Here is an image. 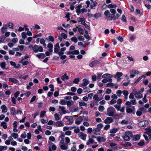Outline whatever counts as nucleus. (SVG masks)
Returning <instances> with one entry per match:
<instances>
[{"label":"nucleus","instance_id":"54","mask_svg":"<svg viewBox=\"0 0 151 151\" xmlns=\"http://www.w3.org/2000/svg\"><path fill=\"white\" fill-rule=\"evenodd\" d=\"M121 105H117L116 104L114 106V107L118 111L120 110V108L121 107Z\"/></svg>","mask_w":151,"mask_h":151},{"label":"nucleus","instance_id":"50","mask_svg":"<svg viewBox=\"0 0 151 151\" xmlns=\"http://www.w3.org/2000/svg\"><path fill=\"white\" fill-rule=\"evenodd\" d=\"M48 39L49 41L52 42H53L54 41V38L52 36H49L48 37Z\"/></svg>","mask_w":151,"mask_h":151},{"label":"nucleus","instance_id":"34","mask_svg":"<svg viewBox=\"0 0 151 151\" xmlns=\"http://www.w3.org/2000/svg\"><path fill=\"white\" fill-rule=\"evenodd\" d=\"M67 101H66L64 99H61L59 103L61 105H65L66 104Z\"/></svg>","mask_w":151,"mask_h":151},{"label":"nucleus","instance_id":"24","mask_svg":"<svg viewBox=\"0 0 151 151\" xmlns=\"http://www.w3.org/2000/svg\"><path fill=\"white\" fill-rule=\"evenodd\" d=\"M11 112L12 114L15 115L16 114V109L15 108L12 107L10 108Z\"/></svg>","mask_w":151,"mask_h":151},{"label":"nucleus","instance_id":"31","mask_svg":"<svg viewBox=\"0 0 151 151\" xmlns=\"http://www.w3.org/2000/svg\"><path fill=\"white\" fill-rule=\"evenodd\" d=\"M110 146L114 149H116L117 148V147L116 146V144L114 143H111L110 144Z\"/></svg>","mask_w":151,"mask_h":151},{"label":"nucleus","instance_id":"13","mask_svg":"<svg viewBox=\"0 0 151 151\" xmlns=\"http://www.w3.org/2000/svg\"><path fill=\"white\" fill-rule=\"evenodd\" d=\"M36 56L39 59L41 58L43 59L45 57V54L43 53H39V54H36Z\"/></svg>","mask_w":151,"mask_h":151},{"label":"nucleus","instance_id":"53","mask_svg":"<svg viewBox=\"0 0 151 151\" xmlns=\"http://www.w3.org/2000/svg\"><path fill=\"white\" fill-rule=\"evenodd\" d=\"M117 39L121 42H122L124 41V40L122 37L121 36H118L117 37Z\"/></svg>","mask_w":151,"mask_h":151},{"label":"nucleus","instance_id":"16","mask_svg":"<svg viewBox=\"0 0 151 151\" xmlns=\"http://www.w3.org/2000/svg\"><path fill=\"white\" fill-rule=\"evenodd\" d=\"M59 108L60 110L62 113L64 114L67 113V112L66 111L65 107L63 106H59Z\"/></svg>","mask_w":151,"mask_h":151},{"label":"nucleus","instance_id":"42","mask_svg":"<svg viewBox=\"0 0 151 151\" xmlns=\"http://www.w3.org/2000/svg\"><path fill=\"white\" fill-rule=\"evenodd\" d=\"M148 94V93L145 95L144 98L142 100L145 103H146L147 102V95Z\"/></svg>","mask_w":151,"mask_h":151},{"label":"nucleus","instance_id":"64","mask_svg":"<svg viewBox=\"0 0 151 151\" xmlns=\"http://www.w3.org/2000/svg\"><path fill=\"white\" fill-rule=\"evenodd\" d=\"M145 130L148 133H151V129L150 128V127H147L145 129Z\"/></svg>","mask_w":151,"mask_h":151},{"label":"nucleus","instance_id":"26","mask_svg":"<svg viewBox=\"0 0 151 151\" xmlns=\"http://www.w3.org/2000/svg\"><path fill=\"white\" fill-rule=\"evenodd\" d=\"M93 99L96 100L97 101H99L101 100V99H100L98 96V95L97 94H95L93 97Z\"/></svg>","mask_w":151,"mask_h":151},{"label":"nucleus","instance_id":"45","mask_svg":"<svg viewBox=\"0 0 151 151\" xmlns=\"http://www.w3.org/2000/svg\"><path fill=\"white\" fill-rule=\"evenodd\" d=\"M111 74H109L106 73L103 75L102 77L103 78H108L110 77Z\"/></svg>","mask_w":151,"mask_h":151},{"label":"nucleus","instance_id":"29","mask_svg":"<svg viewBox=\"0 0 151 151\" xmlns=\"http://www.w3.org/2000/svg\"><path fill=\"white\" fill-rule=\"evenodd\" d=\"M79 105L80 106H87V104L83 101L79 102Z\"/></svg>","mask_w":151,"mask_h":151},{"label":"nucleus","instance_id":"48","mask_svg":"<svg viewBox=\"0 0 151 151\" xmlns=\"http://www.w3.org/2000/svg\"><path fill=\"white\" fill-rule=\"evenodd\" d=\"M121 20L123 22H126L127 21L126 19V17L125 16L124 14H123L122 15V18H121Z\"/></svg>","mask_w":151,"mask_h":151},{"label":"nucleus","instance_id":"11","mask_svg":"<svg viewBox=\"0 0 151 151\" xmlns=\"http://www.w3.org/2000/svg\"><path fill=\"white\" fill-rule=\"evenodd\" d=\"M79 136L81 137V138L83 140H85L86 139L87 134H84L82 132H80L79 133Z\"/></svg>","mask_w":151,"mask_h":151},{"label":"nucleus","instance_id":"15","mask_svg":"<svg viewBox=\"0 0 151 151\" xmlns=\"http://www.w3.org/2000/svg\"><path fill=\"white\" fill-rule=\"evenodd\" d=\"M104 6H108V7L109 9H112L113 8H115L117 6L115 4L114 5L110 4L108 5H107L105 4L103 5L102 7H104Z\"/></svg>","mask_w":151,"mask_h":151},{"label":"nucleus","instance_id":"60","mask_svg":"<svg viewBox=\"0 0 151 151\" xmlns=\"http://www.w3.org/2000/svg\"><path fill=\"white\" fill-rule=\"evenodd\" d=\"M20 94V92L19 91L16 92L14 94V96L16 98H17V97L19 96Z\"/></svg>","mask_w":151,"mask_h":151},{"label":"nucleus","instance_id":"56","mask_svg":"<svg viewBox=\"0 0 151 151\" xmlns=\"http://www.w3.org/2000/svg\"><path fill=\"white\" fill-rule=\"evenodd\" d=\"M33 28L34 29H40V27L39 25H37V24H35Z\"/></svg>","mask_w":151,"mask_h":151},{"label":"nucleus","instance_id":"21","mask_svg":"<svg viewBox=\"0 0 151 151\" xmlns=\"http://www.w3.org/2000/svg\"><path fill=\"white\" fill-rule=\"evenodd\" d=\"M97 4V2L96 1L92 2V3L90 5V8L91 9H93V7L96 6Z\"/></svg>","mask_w":151,"mask_h":151},{"label":"nucleus","instance_id":"39","mask_svg":"<svg viewBox=\"0 0 151 151\" xmlns=\"http://www.w3.org/2000/svg\"><path fill=\"white\" fill-rule=\"evenodd\" d=\"M71 41H73L75 43H77L78 42V40L76 37H73L70 38Z\"/></svg>","mask_w":151,"mask_h":151},{"label":"nucleus","instance_id":"30","mask_svg":"<svg viewBox=\"0 0 151 151\" xmlns=\"http://www.w3.org/2000/svg\"><path fill=\"white\" fill-rule=\"evenodd\" d=\"M130 122H129V121L128 120H126L124 119L122 120L121 122V124H127L129 123Z\"/></svg>","mask_w":151,"mask_h":151},{"label":"nucleus","instance_id":"43","mask_svg":"<svg viewBox=\"0 0 151 151\" xmlns=\"http://www.w3.org/2000/svg\"><path fill=\"white\" fill-rule=\"evenodd\" d=\"M104 107L103 106L100 105L99 107V110L101 112L103 111L104 110Z\"/></svg>","mask_w":151,"mask_h":151},{"label":"nucleus","instance_id":"25","mask_svg":"<svg viewBox=\"0 0 151 151\" xmlns=\"http://www.w3.org/2000/svg\"><path fill=\"white\" fill-rule=\"evenodd\" d=\"M108 19L110 21H111L112 19L115 20L116 19V17L114 15L112 16H110V15H109V16L108 17Z\"/></svg>","mask_w":151,"mask_h":151},{"label":"nucleus","instance_id":"8","mask_svg":"<svg viewBox=\"0 0 151 151\" xmlns=\"http://www.w3.org/2000/svg\"><path fill=\"white\" fill-rule=\"evenodd\" d=\"M83 120L82 117V116H80L76 119L75 121V123L77 125H79L82 122Z\"/></svg>","mask_w":151,"mask_h":151},{"label":"nucleus","instance_id":"59","mask_svg":"<svg viewBox=\"0 0 151 151\" xmlns=\"http://www.w3.org/2000/svg\"><path fill=\"white\" fill-rule=\"evenodd\" d=\"M122 91L121 90H118L116 92V94L119 96H120L122 93Z\"/></svg>","mask_w":151,"mask_h":151},{"label":"nucleus","instance_id":"18","mask_svg":"<svg viewBox=\"0 0 151 151\" xmlns=\"http://www.w3.org/2000/svg\"><path fill=\"white\" fill-rule=\"evenodd\" d=\"M122 73L117 72L116 73V75L114 77L115 78H117L118 80H119V79L120 77L122 76Z\"/></svg>","mask_w":151,"mask_h":151},{"label":"nucleus","instance_id":"61","mask_svg":"<svg viewBox=\"0 0 151 151\" xmlns=\"http://www.w3.org/2000/svg\"><path fill=\"white\" fill-rule=\"evenodd\" d=\"M78 39L81 41H83L84 40V39L83 37L82 36H80L78 37Z\"/></svg>","mask_w":151,"mask_h":151},{"label":"nucleus","instance_id":"44","mask_svg":"<svg viewBox=\"0 0 151 151\" xmlns=\"http://www.w3.org/2000/svg\"><path fill=\"white\" fill-rule=\"evenodd\" d=\"M79 81V78H75L73 81V83L75 84H78Z\"/></svg>","mask_w":151,"mask_h":151},{"label":"nucleus","instance_id":"58","mask_svg":"<svg viewBox=\"0 0 151 151\" xmlns=\"http://www.w3.org/2000/svg\"><path fill=\"white\" fill-rule=\"evenodd\" d=\"M122 93L125 96H128L129 93L128 91L126 90H124L122 91Z\"/></svg>","mask_w":151,"mask_h":151},{"label":"nucleus","instance_id":"63","mask_svg":"<svg viewBox=\"0 0 151 151\" xmlns=\"http://www.w3.org/2000/svg\"><path fill=\"white\" fill-rule=\"evenodd\" d=\"M65 134L64 132H62L61 134L59 136V137L61 139H64V137L65 136Z\"/></svg>","mask_w":151,"mask_h":151},{"label":"nucleus","instance_id":"62","mask_svg":"<svg viewBox=\"0 0 151 151\" xmlns=\"http://www.w3.org/2000/svg\"><path fill=\"white\" fill-rule=\"evenodd\" d=\"M116 100L112 99L110 101V103L112 105L116 103Z\"/></svg>","mask_w":151,"mask_h":151},{"label":"nucleus","instance_id":"5","mask_svg":"<svg viewBox=\"0 0 151 151\" xmlns=\"http://www.w3.org/2000/svg\"><path fill=\"white\" fill-rule=\"evenodd\" d=\"M114 122V119L111 117H107L104 121V122L106 124H110Z\"/></svg>","mask_w":151,"mask_h":151},{"label":"nucleus","instance_id":"52","mask_svg":"<svg viewBox=\"0 0 151 151\" xmlns=\"http://www.w3.org/2000/svg\"><path fill=\"white\" fill-rule=\"evenodd\" d=\"M138 145L140 146H142L145 145V143L143 141H140V142L138 143Z\"/></svg>","mask_w":151,"mask_h":151},{"label":"nucleus","instance_id":"51","mask_svg":"<svg viewBox=\"0 0 151 151\" xmlns=\"http://www.w3.org/2000/svg\"><path fill=\"white\" fill-rule=\"evenodd\" d=\"M28 77V75H26L25 76H23L22 75H20L19 76V78H22L24 80H25Z\"/></svg>","mask_w":151,"mask_h":151},{"label":"nucleus","instance_id":"7","mask_svg":"<svg viewBox=\"0 0 151 151\" xmlns=\"http://www.w3.org/2000/svg\"><path fill=\"white\" fill-rule=\"evenodd\" d=\"M83 83L81 84L83 86H86L89 83V81L87 78H84L83 80Z\"/></svg>","mask_w":151,"mask_h":151},{"label":"nucleus","instance_id":"4","mask_svg":"<svg viewBox=\"0 0 151 151\" xmlns=\"http://www.w3.org/2000/svg\"><path fill=\"white\" fill-rule=\"evenodd\" d=\"M54 123L53 125H54L55 127H60L63 126H64V124L60 120L56 122H54Z\"/></svg>","mask_w":151,"mask_h":151},{"label":"nucleus","instance_id":"22","mask_svg":"<svg viewBox=\"0 0 151 151\" xmlns=\"http://www.w3.org/2000/svg\"><path fill=\"white\" fill-rule=\"evenodd\" d=\"M61 79L63 81L67 80L69 79V76H67V74L65 73L62 77Z\"/></svg>","mask_w":151,"mask_h":151},{"label":"nucleus","instance_id":"2","mask_svg":"<svg viewBox=\"0 0 151 151\" xmlns=\"http://www.w3.org/2000/svg\"><path fill=\"white\" fill-rule=\"evenodd\" d=\"M132 135V133L130 131L126 132L125 134H124L122 137L123 139L126 141H129L130 139V137H131Z\"/></svg>","mask_w":151,"mask_h":151},{"label":"nucleus","instance_id":"46","mask_svg":"<svg viewBox=\"0 0 151 151\" xmlns=\"http://www.w3.org/2000/svg\"><path fill=\"white\" fill-rule=\"evenodd\" d=\"M46 112L45 111H41L40 112V117H42L44 116L45 115Z\"/></svg>","mask_w":151,"mask_h":151},{"label":"nucleus","instance_id":"36","mask_svg":"<svg viewBox=\"0 0 151 151\" xmlns=\"http://www.w3.org/2000/svg\"><path fill=\"white\" fill-rule=\"evenodd\" d=\"M60 147L61 149L63 150H67L68 149V147L64 145H61L60 146Z\"/></svg>","mask_w":151,"mask_h":151},{"label":"nucleus","instance_id":"9","mask_svg":"<svg viewBox=\"0 0 151 151\" xmlns=\"http://www.w3.org/2000/svg\"><path fill=\"white\" fill-rule=\"evenodd\" d=\"M100 63L99 60H95L93 61L89 64V66H95V65L99 64Z\"/></svg>","mask_w":151,"mask_h":151},{"label":"nucleus","instance_id":"23","mask_svg":"<svg viewBox=\"0 0 151 151\" xmlns=\"http://www.w3.org/2000/svg\"><path fill=\"white\" fill-rule=\"evenodd\" d=\"M119 129L118 128L116 129L113 128L110 129V132L111 133H115L118 131Z\"/></svg>","mask_w":151,"mask_h":151},{"label":"nucleus","instance_id":"32","mask_svg":"<svg viewBox=\"0 0 151 151\" xmlns=\"http://www.w3.org/2000/svg\"><path fill=\"white\" fill-rule=\"evenodd\" d=\"M6 123L5 122H2L1 124V125L2 126L4 129H6L7 128V126L6 125Z\"/></svg>","mask_w":151,"mask_h":151},{"label":"nucleus","instance_id":"37","mask_svg":"<svg viewBox=\"0 0 151 151\" xmlns=\"http://www.w3.org/2000/svg\"><path fill=\"white\" fill-rule=\"evenodd\" d=\"M76 12L77 13V14L79 15L81 13V9L78 8L77 6L76 7Z\"/></svg>","mask_w":151,"mask_h":151},{"label":"nucleus","instance_id":"1","mask_svg":"<svg viewBox=\"0 0 151 151\" xmlns=\"http://www.w3.org/2000/svg\"><path fill=\"white\" fill-rule=\"evenodd\" d=\"M116 112L115 109L112 107H110L107 108L106 115L111 116H114Z\"/></svg>","mask_w":151,"mask_h":151},{"label":"nucleus","instance_id":"10","mask_svg":"<svg viewBox=\"0 0 151 151\" xmlns=\"http://www.w3.org/2000/svg\"><path fill=\"white\" fill-rule=\"evenodd\" d=\"M134 94L135 97L138 99H140L143 97L142 94L140 93V91L137 92L136 91Z\"/></svg>","mask_w":151,"mask_h":151},{"label":"nucleus","instance_id":"41","mask_svg":"<svg viewBox=\"0 0 151 151\" xmlns=\"http://www.w3.org/2000/svg\"><path fill=\"white\" fill-rule=\"evenodd\" d=\"M21 35H22V38L24 40L25 39V38H26L27 37L26 33L24 32H22V34H21Z\"/></svg>","mask_w":151,"mask_h":151},{"label":"nucleus","instance_id":"57","mask_svg":"<svg viewBox=\"0 0 151 151\" xmlns=\"http://www.w3.org/2000/svg\"><path fill=\"white\" fill-rule=\"evenodd\" d=\"M49 87L50 88H51L50 90L52 92L54 91V87L53 85L51 84L49 85Z\"/></svg>","mask_w":151,"mask_h":151},{"label":"nucleus","instance_id":"28","mask_svg":"<svg viewBox=\"0 0 151 151\" xmlns=\"http://www.w3.org/2000/svg\"><path fill=\"white\" fill-rule=\"evenodd\" d=\"M77 28L81 34L83 35V34L84 29L83 28H79L78 27H77Z\"/></svg>","mask_w":151,"mask_h":151},{"label":"nucleus","instance_id":"12","mask_svg":"<svg viewBox=\"0 0 151 151\" xmlns=\"http://www.w3.org/2000/svg\"><path fill=\"white\" fill-rule=\"evenodd\" d=\"M126 111L128 113H132L134 114H135V112L134 111H133V110L130 108L129 106H127L126 108Z\"/></svg>","mask_w":151,"mask_h":151},{"label":"nucleus","instance_id":"40","mask_svg":"<svg viewBox=\"0 0 151 151\" xmlns=\"http://www.w3.org/2000/svg\"><path fill=\"white\" fill-rule=\"evenodd\" d=\"M130 102L132 105H134L136 104V100L135 98L131 99V100H130Z\"/></svg>","mask_w":151,"mask_h":151},{"label":"nucleus","instance_id":"33","mask_svg":"<svg viewBox=\"0 0 151 151\" xmlns=\"http://www.w3.org/2000/svg\"><path fill=\"white\" fill-rule=\"evenodd\" d=\"M55 118L56 120H58L60 119V114H58L55 113L54 114Z\"/></svg>","mask_w":151,"mask_h":151},{"label":"nucleus","instance_id":"20","mask_svg":"<svg viewBox=\"0 0 151 151\" xmlns=\"http://www.w3.org/2000/svg\"><path fill=\"white\" fill-rule=\"evenodd\" d=\"M94 142V140L92 138L89 137L88 140L86 142L87 145H89L91 144H93Z\"/></svg>","mask_w":151,"mask_h":151},{"label":"nucleus","instance_id":"27","mask_svg":"<svg viewBox=\"0 0 151 151\" xmlns=\"http://www.w3.org/2000/svg\"><path fill=\"white\" fill-rule=\"evenodd\" d=\"M9 81L11 82L12 83H16L18 81V80L14 78H9Z\"/></svg>","mask_w":151,"mask_h":151},{"label":"nucleus","instance_id":"19","mask_svg":"<svg viewBox=\"0 0 151 151\" xmlns=\"http://www.w3.org/2000/svg\"><path fill=\"white\" fill-rule=\"evenodd\" d=\"M38 45H34L33 47H32V50L34 51V52L35 53H37L38 52Z\"/></svg>","mask_w":151,"mask_h":151},{"label":"nucleus","instance_id":"38","mask_svg":"<svg viewBox=\"0 0 151 151\" xmlns=\"http://www.w3.org/2000/svg\"><path fill=\"white\" fill-rule=\"evenodd\" d=\"M93 16L95 18L98 19L99 17L101 16V14L99 13H96L93 15Z\"/></svg>","mask_w":151,"mask_h":151},{"label":"nucleus","instance_id":"55","mask_svg":"<svg viewBox=\"0 0 151 151\" xmlns=\"http://www.w3.org/2000/svg\"><path fill=\"white\" fill-rule=\"evenodd\" d=\"M113 86L114 84L112 83H109L106 84V87Z\"/></svg>","mask_w":151,"mask_h":151},{"label":"nucleus","instance_id":"35","mask_svg":"<svg viewBox=\"0 0 151 151\" xmlns=\"http://www.w3.org/2000/svg\"><path fill=\"white\" fill-rule=\"evenodd\" d=\"M7 29V27L6 26H5V27H4V26L2 27L1 28V32L3 34H4L6 31V30Z\"/></svg>","mask_w":151,"mask_h":151},{"label":"nucleus","instance_id":"3","mask_svg":"<svg viewBox=\"0 0 151 151\" xmlns=\"http://www.w3.org/2000/svg\"><path fill=\"white\" fill-rule=\"evenodd\" d=\"M148 124V121L147 120L142 121L139 122L138 125L140 127H144Z\"/></svg>","mask_w":151,"mask_h":151},{"label":"nucleus","instance_id":"6","mask_svg":"<svg viewBox=\"0 0 151 151\" xmlns=\"http://www.w3.org/2000/svg\"><path fill=\"white\" fill-rule=\"evenodd\" d=\"M131 137L132 138V140L134 141H137L140 139V136L138 134H136L133 135L132 133Z\"/></svg>","mask_w":151,"mask_h":151},{"label":"nucleus","instance_id":"17","mask_svg":"<svg viewBox=\"0 0 151 151\" xmlns=\"http://www.w3.org/2000/svg\"><path fill=\"white\" fill-rule=\"evenodd\" d=\"M2 113H6L7 111V108L5 105H3L1 106Z\"/></svg>","mask_w":151,"mask_h":151},{"label":"nucleus","instance_id":"47","mask_svg":"<svg viewBox=\"0 0 151 151\" xmlns=\"http://www.w3.org/2000/svg\"><path fill=\"white\" fill-rule=\"evenodd\" d=\"M109 14H110V13L109 12V11L108 10L106 11L104 13V14L106 17H107V19L108 17L109 16Z\"/></svg>","mask_w":151,"mask_h":151},{"label":"nucleus","instance_id":"49","mask_svg":"<svg viewBox=\"0 0 151 151\" xmlns=\"http://www.w3.org/2000/svg\"><path fill=\"white\" fill-rule=\"evenodd\" d=\"M12 136L14 138L16 139L19 136L18 134L15 133H13Z\"/></svg>","mask_w":151,"mask_h":151},{"label":"nucleus","instance_id":"14","mask_svg":"<svg viewBox=\"0 0 151 151\" xmlns=\"http://www.w3.org/2000/svg\"><path fill=\"white\" fill-rule=\"evenodd\" d=\"M97 141L99 142H104L105 141L106 138L104 137H101L100 136H98L96 137Z\"/></svg>","mask_w":151,"mask_h":151}]
</instances>
